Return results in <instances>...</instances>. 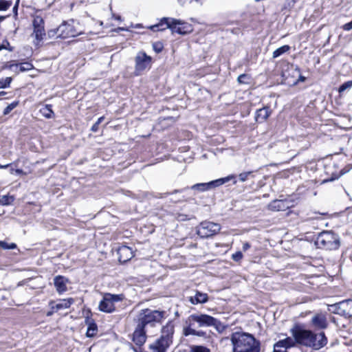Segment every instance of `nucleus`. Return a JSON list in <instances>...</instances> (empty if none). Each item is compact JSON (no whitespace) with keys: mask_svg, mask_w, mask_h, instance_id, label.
I'll use <instances>...</instances> for the list:
<instances>
[{"mask_svg":"<svg viewBox=\"0 0 352 352\" xmlns=\"http://www.w3.org/2000/svg\"><path fill=\"white\" fill-rule=\"evenodd\" d=\"M290 333L297 341V344L311 347L316 350L322 348L327 343V338L324 332L316 334L310 330L302 329L299 325H295L291 329Z\"/></svg>","mask_w":352,"mask_h":352,"instance_id":"nucleus-1","label":"nucleus"},{"mask_svg":"<svg viewBox=\"0 0 352 352\" xmlns=\"http://www.w3.org/2000/svg\"><path fill=\"white\" fill-rule=\"evenodd\" d=\"M230 340L233 352H259L260 342L248 333L234 332Z\"/></svg>","mask_w":352,"mask_h":352,"instance_id":"nucleus-2","label":"nucleus"},{"mask_svg":"<svg viewBox=\"0 0 352 352\" xmlns=\"http://www.w3.org/2000/svg\"><path fill=\"white\" fill-rule=\"evenodd\" d=\"M166 317V311L152 310L150 309H142L138 316V322L142 326L147 324L154 326L155 323H160Z\"/></svg>","mask_w":352,"mask_h":352,"instance_id":"nucleus-3","label":"nucleus"},{"mask_svg":"<svg viewBox=\"0 0 352 352\" xmlns=\"http://www.w3.org/2000/svg\"><path fill=\"white\" fill-rule=\"evenodd\" d=\"M318 248L325 250H337L340 247V239L337 234L331 231L320 232L315 241Z\"/></svg>","mask_w":352,"mask_h":352,"instance_id":"nucleus-4","label":"nucleus"},{"mask_svg":"<svg viewBox=\"0 0 352 352\" xmlns=\"http://www.w3.org/2000/svg\"><path fill=\"white\" fill-rule=\"evenodd\" d=\"M79 32L74 26V21L71 22L64 21L57 28L50 30L47 34L50 38H67L77 36Z\"/></svg>","mask_w":352,"mask_h":352,"instance_id":"nucleus-5","label":"nucleus"},{"mask_svg":"<svg viewBox=\"0 0 352 352\" xmlns=\"http://www.w3.org/2000/svg\"><path fill=\"white\" fill-rule=\"evenodd\" d=\"M221 226L211 221H203L197 227V234L201 238H208L217 234L221 230Z\"/></svg>","mask_w":352,"mask_h":352,"instance_id":"nucleus-6","label":"nucleus"},{"mask_svg":"<svg viewBox=\"0 0 352 352\" xmlns=\"http://www.w3.org/2000/svg\"><path fill=\"white\" fill-rule=\"evenodd\" d=\"M123 298V294H105L100 302L99 309L103 312L111 313L115 310L114 302L121 301Z\"/></svg>","mask_w":352,"mask_h":352,"instance_id":"nucleus-7","label":"nucleus"},{"mask_svg":"<svg viewBox=\"0 0 352 352\" xmlns=\"http://www.w3.org/2000/svg\"><path fill=\"white\" fill-rule=\"evenodd\" d=\"M179 23L180 20L170 17H164L161 19L159 23L151 25L149 28L154 32L162 31L169 28L171 30L173 33H177V29H179Z\"/></svg>","mask_w":352,"mask_h":352,"instance_id":"nucleus-8","label":"nucleus"},{"mask_svg":"<svg viewBox=\"0 0 352 352\" xmlns=\"http://www.w3.org/2000/svg\"><path fill=\"white\" fill-rule=\"evenodd\" d=\"M188 321L197 323L199 327H217L220 324L217 319L207 314H192L188 317Z\"/></svg>","mask_w":352,"mask_h":352,"instance_id":"nucleus-9","label":"nucleus"},{"mask_svg":"<svg viewBox=\"0 0 352 352\" xmlns=\"http://www.w3.org/2000/svg\"><path fill=\"white\" fill-rule=\"evenodd\" d=\"M145 327L138 322L137 327L133 332V341L138 346H142L146 340Z\"/></svg>","mask_w":352,"mask_h":352,"instance_id":"nucleus-10","label":"nucleus"},{"mask_svg":"<svg viewBox=\"0 0 352 352\" xmlns=\"http://www.w3.org/2000/svg\"><path fill=\"white\" fill-rule=\"evenodd\" d=\"M292 206L290 201L287 199H276L268 204V209L272 211H285Z\"/></svg>","mask_w":352,"mask_h":352,"instance_id":"nucleus-11","label":"nucleus"},{"mask_svg":"<svg viewBox=\"0 0 352 352\" xmlns=\"http://www.w3.org/2000/svg\"><path fill=\"white\" fill-rule=\"evenodd\" d=\"M170 344L168 338L166 340L163 338H160L149 345V349L152 352H166Z\"/></svg>","mask_w":352,"mask_h":352,"instance_id":"nucleus-12","label":"nucleus"},{"mask_svg":"<svg viewBox=\"0 0 352 352\" xmlns=\"http://www.w3.org/2000/svg\"><path fill=\"white\" fill-rule=\"evenodd\" d=\"M151 58L144 52H140L135 57V68L138 71H142L150 65Z\"/></svg>","mask_w":352,"mask_h":352,"instance_id":"nucleus-13","label":"nucleus"},{"mask_svg":"<svg viewBox=\"0 0 352 352\" xmlns=\"http://www.w3.org/2000/svg\"><path fill=\"white\" fill-rule=\"evenodd\" d=\"M69 282V279L63 276L58 275L54 277V285L59 294H61L67 290V285Z\"/></svg>","mask_w":352,"mask_h":352,"instance_id":"nucleus-14","label":"nucleus"},{"mask_svg":"<svg viewBox=\"0 0 352 352\" xmlns=\"http://www.w3.org/2000/svg\"><path fill=\"white\" fill-rule=\"evenodd\" d=\"M311 323L317 329H324L328 326V322L324 315L317 314L311 318Z\"/></svg>","mask_w":352,"mask_h":352,"instance_id":"nucleus-15","label":"nucleus"},{"mask_svg":"<svg viewBox=\"0 0 352 352\" xmlns=\"http://www.w3.org/2000/svg\"><path fill=\"white\" fill-rule=\"evenodd\" d=\"M118 254L119 256V261L121 263H125L133 256L131 248L126 245L121 246L118 248Z\"/></svg>","mask_w":352,"mask_h":352,"instance_id":"nucleus-16","label":"nucleus"},{"mask_svg":"<svg viewBox=\"0 0 352 352\" xmlns=\"http://www.w3.org/2000/svg\"><path fill=\"white\" fill-rule=\"evenodd\" d=\"M272 114V110L267 106L258 109L256 111V121L260 123L265 122Z\"/></svg>","mask_w":352,"mask_h":352,"instance_id":"nucleus-17","label":"nucleus"},{"mask_svg":"<svg viewBox=\"0 0 352 352\" xmlns=\"http://www.w3.org/2000/svg\"><path fill=\"white\" fill-rule=\"evenodd\" d=\"M208 300V296L206 293H202L196 291L194 296L189 297V302L192 305H197L199 303H205Z\"/></svg>","mask_w":352,"mask_h":352,"instance_id":"nucleus-18","label":"nucleus"},{"mask_svg":"<svg viewBox=\"0 0 352 352\" xmlns=\"http://www.w3.org/2000/svg\"><path fill=\"white\" fill-rule=\"evenodd\" d=\"M188 326L186 327L183 329V334L185 336L190 335L197 336L199 337H204L206 336V333L203 331H197L194 329L195 322L188 321Z\"/></svg>","mask_w":352,"mask_h":352,"instance_id":"nucleus-19","label":"nucleus"},{"mask_svg":"<svg viewBox=\"0 0 352 352\" xmlns=\"http://www.w3.org/2000/svg\"><path fill=\"white\" fill-rule=\"evenodd\" d=\"M174 332V325L172 322H168L165 326L162 327V336L160 338L164 339H168L170 343H172V338Z\"/></svg>","mask_w":352,"mask_h":352,"instance_id":"nucleus-20","label":"nucleus"},{"mask_svg":"<svg viewBox=\"0 0 352 352\" xmlns=\"http://www.w3.org/2000/svg\"><path fill=\"white\" fill-rule=\"evenodd\" d=\"M232 179H234V176L229 175V176L223 177V178H220V179L208 182V186H209L210 189L214 188L216 187L221 186L223 184L230 181Z\"/></svg>","mask_w":352,"mask_h":352,"instance_id":"nucleus-21","label":"nucleus"},{"mask_svg":"<svg viewBox=\"0 0 352 352\" xmlns=\"http://www.w3.org/2000/svg\"><path fill=\"white\" fill-rule=\"evenodd\" d=\"M74 302V299L72 298H69L67 299H62V300H60L59 302L56 303L55 305V306H53L52 307V309H56V310H60L62 309H67Z\"/></svg>","mask_w":352,"mask_h":352,"instance_id":"nucleus-22","label":"nucleus"},{"mask_svg":"<svg viewBox=\"0 0 352 352\" xmlns=\"http://www.w3.org/2000/svg\"><path fill=\"white\" fill-rule=\"evenodd\" d=\"M86 323L89 325L86 336L87 337L92 338L96 334L98 331L97 325L95 322H94L92 320L91 321L89 318L86 319Z\"/></svg>","mask_w":352,"mask_h":352,"instance_id":"nucleus-23","label":"nucleus"},{"mask_svg":"<svg viewBox=\"0 0 352 352\" xmlns=\"http://www.w3.org/2000/svg\"><path fill=\"white\" fill-rule=\"evenodd\" d=\"M179 25H180L179 26V29H177V33L179 34H182V35L187 34L188 33H190L192 31L191 25H190L189 23L185 22V21L180 20Z\"/></svg>","mask_w":352,"mask_h":352,"instance_id":"nucleus-24","label":"nucleus"},{"mask_svg":"<svg viewBox=\"0 0 352 352\" xmlns=\"http://www.w3.org/2000/svg\"><path fill=\"white\" fill-rule=\"evenodd\" d=\"M278 342V346H284L287 349L295 346L296 344H297V341H296V339L294 337H287L285 339L279 340Z\"/></svg>","mask_w":352,"mask_h":352,"instance_id":"nucleus-25","label":"nucleus"},{"mask_svg":"<svg viewBox=\"0 0 352 352\" xmlns=\"http://www.w3.org/2000/svg\"><path fill=\"white\" fill-rule=\"evenodd\" d=\"M343 311L346 313L345 318L352 317V300L341 301Z\"/></svg>","mask_w":352,"mask_h":352,"instance_id":"nucleus-26","label":"nucleus"},{"mask_svg":"<svg viewBox=\"0 0 352 352\" xmlns=\"http://www.w3.org/2000/svg\"><path fill=\"white\" fill-rule=\"evenodd\" d=\"M33 34L36 40V45H38L39 43L43 40V36H45V31L43 27L34 28Z\"/></svg>","mask_w":352,"mask_h":352,"instance_id":"nucleus-27","label":"nucleus"},{"mask_svg":"<svg viewBox=\"0 0 352 352\" xmlns=\"http://www.w3.org/2000/svg\"><path fill=\"white\" fill-rule=\"evenodd\" d=\"M41 114L46 118H52L54 116V112L52 109L51 104H46L40 110Z\"/></svg>","mask_w":352,"mask_h":352,"instance_id":"nucleus-28","label":"nucleus"},{"mask_svg":"<svg viewBox=\"0 0 352 352\" xmlns=\"http://www.w3.org/2000/svg\"><path fill=\"white\" fill-rule=\"evenodd\" d=\"M289 50H290V47L287 45H285L276 49L273 52L272 57H273V58H276L280 56V55L283 54L284 53L289 52Z\"/></svg>","mask_w":352,"mask_h":352,"instance_id":"nucleus-29","label":"nucleus"},{"mask_svg":"<svg viewBox=\"0 0 352 352\" xmlns=\"http://www.w3.org/2000/svg\"><path fill=\"white\" fill-rule=\"evenodd\" d=\"M14 197L10 195H3L0 197V204L3 206H8L13 203Z\"/></svg>","mask_w":352,"mask_h":352,"instance_id":"nucleus-30","label":"nucleus"},{"mask_svg":"<svg viewBox=\"0 0 352 352\" xmlns=\"http://www.w3.org/2000/svg\"><path fill=\"white\" fill-rule=\"evenodd\" d=\"M190 188L201 192H204L210 189L209 186H208V182L196 184L192 186Z\"/></svg>","mask_w":352,"mask_h":352,"instance_id":"nucleus-31","label":"nucleus"},{"mask_svg":"<svg viewBox=\"0 0 352 352\" xmlns=\"http://www.w3.org/2000/svg\"><path fill=\"white\" fill-rule=\"evenodd\" d=\"M34 28H41L44 26V21L42 17L36 16L34 17L32 23Z\"/></svg>","mask_w":352,"mask_h":352,"instance_id":"nucleus-32","label":"nucleus"},{"mask_svg":"<svg viewBox=\"0 0 352 352\" xmlns=\"http://www.w3.org/2000/svg\"><path fill=\"white\" fill-rule=\"evenodd\" d=\"M0 247L4 250H12L16 248V244L14 243H8L6 241H0Z\"/></svg>","mask_w":352,"mask_h":352,"instance_id":"nucleus-33","label":"nucleus"},{"mask_svg":"<svg viewBox=\"0 0 352 352\" xmlns=\"http://www.w3.org/2000/svg\"><path fill=\"white\" fill-rule=\"evenodd\" d=\"M19 104L18 101H14L8 105L3 110V115H8L9 114L12 110H13L15 107H16Z\"/></svg>","mask_w":352,"mask_h":352,"instance_id":"nucleus-34","label":"nucleus"},{"mask_svg":"<svg viewBox=\"0 0 352 352\" xmlns=\"http://www.w3.org/2000/svg\"><path fill=\"white\" fill-rule=\"evenodd\" d=\"M34 68V66L32 63L25 62L23 63L20 65L19 67V71L20 72H25V71H30Z\"/></svg>","mask_w":352,"mask_h":352,"instance_id":"nucleus-35","label":"nucleus"},{"mask_svg":"<svg viewBox=\"0 0 352 352\" xmlns=\"http://www.w3.org/2000/svg\"><path fill=\"white\" fill-rule=\"evenodd\" d=\"M12 82V78L6 77L0 80V89H4L10 86Z\"/></svg>","mask_w":352,"mask_h":352,"instance_id":"nucleus-36","label":"nucleus"},{"mask_svg":"<svg viewBox=\"0 0 352 352\" xmlns=\"http://www.w3.org/2000/svg\"><path fill=\"white\" fill-rule=\"evenodd\" d=\"M190 352H210V350L203 346H192Z\"/></svg>","mask_w":352,"mask_h":352,"instance_id":"nucleus-37","label":"nucleus"},{"mask_svg":"<svg viewBox=\"0 0 352 352\" xmlns=\"http://www.w3.org/2000/svg\"><path fill=\"white\" fill-rule=\"evenodd\" d=\"M352 87V80H349L345 82H344L342 85H341L338 89V91L340 93H342L346 89H351Z\"/></svg>","mask_w":352,"mask_h":352,"instance_id":"nucleus-38","label":"nucleus"},{"mask_svg":"<svg viewBox=\"0 0 352 352\" xmlns=\"http://www.w3.org/2000/svg\"><path fill=\"white\" fill-rule=\"evenodd\" d=\"M11 5L10 1L0 0V11L7 10Z\"/></svg>","mask_w":352,"mask_h":352,"instance_id":"nucleus-39","label":"nucleus"},{"mask_svg":"<svg viewBox=\"0 0 352 352\" xmlns=\"http://www.w3.org/2000/svg\"><path fill=\"white\" fill-rule=\"evenodd\" d=\"M163 44L161 42H155L153 43V49L157 53L161 52L163 50Z\"/></svg>","mask_w":352,"mask_h":352,"instance_id":"nucleus-40","label":"nucleus"},{"mask_svg":"<svg viewBox=\"0 0 352 352\" xmlns=\"http://www.w3.org/2000/svg\"><path fill=\"white\" fill-rule=\"evenodd\" d=\"M279 342H277L274 345V352H287V349L284 346H278Z\"/></svg>","mask_w":352,"mask_h":352,"instance_id":"nucleus-41","label":"nucleus"},{"mask_svg":"<svg viewBox=\"0 0 352 352\" xmlns=\"http://www.w3.org/2000/svg\"><path fill=\"white\" fill-rule=\"evenodd\" d=\"M252 172H244L239 174V177L241 182H245L248 179V177L252 174Z\"/></svg>","mask_w":352,"mask_h":352,"instance_id":"nucleus-42","label":"nucleus"},{"mask_svg":"<svg viewBox=\"0 0 352 352\" xmlns=\"http://www.w3.org/2000/svg\"><path fill=\"white\" fill-rule=\"evenodd\" d=\"M337 314L342 316H344V315H346V313L343 311V307H342L341 302L338 303Z\"/></svg>","mask_w":352,"mask_h":352,"instance_id":"nucleus-43","label":"nucleus"},{"mask_svg":"<svg viewBox=\"0 0 352 352\" xmlns=\"http://www.w3.org/2000/svg\"><path fill=\"white\" fill-rule=\"evenodd\" d=\"M232 258L234 261H239L243 258V254L241 252H236L232 254Z\"/></svg>","mask_w":352,"mask_h":352,"instance_id":"nucleus-44","label":"nucleus"},{"mask_svg":"<svg viewBox=\"0 0 352 352\" xmlns=\"http://www.w3.org/2000/svg\"><path fill=\"white\" fill-rule=\"evenodd\" d=\"M248 78V76L246 74H241L238 78L237 80L239 83H245V80Z\"/></svg>","mask_w":352,"mask_h":352,"instance_id":"nucleus-45","label":"nucleus"},{"mask_svg":"<svg viewBox=\"0 0 352 352\" xmlns=\"http://www.w3.org/2000/svg\"><path fill=\"white\" fill-rule=\"evenodd\" d=\"M343 29L346 31H349L352 30V21L349 23H347L343 25Z\"/></svg>","mask_w":352,"mask_h":352,"instance_id":"nucleus-46","label":"nucleus"},{"mask_svg":"<svg viewBox=\"0 0 352 352\" xmlns=\"http://www.w3.org/2000/svg\"><path fill=\"white\" fill-rule=\"evenodd\" d=\"M337 306L338 303L331 305L329 308V311H331L332 313L337 314Z\"/></svg>","mask_w":352,"mask_h":352,"instance_id":"nucleus-47","label":"nucleus"},{"mask_svg":"<svg viewBox=\"0 0 352 352\" xmlns=\"http://www.w3.org/2000/svg\"><path fill=\"white\" fill-rule=\"evenodd\" d=\"M250 248V245L249 243L248 242H245L243 244V250L244 251H246L247 250H248L249 248Z\"/></svg>","mask_w":352,"mask_h":352,"instance_id":"nucleus-48","label":"nucleus"},{"mask_svg":"<svg viewBox=\"0 0 352 352\" xmlns=\"http://www.w3.org/2000/svg\"><path fill=\"white\" fill-rule=\"evenodd\" d=\"M98 126H99V124H97V123L96 122V123L92 126V127H91V131H92L93 132H96V131H98Z\"/></svg>","mask_w":352,"mask_h":352,"instance_id":"nucleus-49","label":"nucleus"},{"mask_svg":"<svg viewBox=\"0 0 352 352\" xmlns=\"http://www.w3.org/2000/svg\"><path fill=\"white\" fill-rule=\"evenodd\" d=\"M104 118L103 117H100L98 119L96 123L100 124L101 123V122L103 120Z\"/></svg>","mask_w":352,"mask_h":352,"instance_id":"nucleus-50","label":"nucleus"},{"mask_svg":"<svg viewBox=\"0 0 352 352\" xmlns=\"http://www.w3.org/2000/svg\"><path fill=\"white\" fill-rule=\"evenodd\" d=\"M113 17H114L116 19L119 20V21H120V20H121V17H120V16H116L115 14H113Z\"/></svg>","mask_w":352,"mask_h":352,"instance_id":"nucleus-51","label":"nucleus"},{"mask_svg":"<svg viewBox=\"0 0 352 352\" xmlns=\"http://www.w3.org/2000/svg\"><path fill=\"white\" fill-rule=\"evenodd\" d=\"M6 48H7L6 46L4 44L0 45V51L2 50L3 49H6Z\"/></svg>","mask_w":352,"mask_h":352,"instance_id":"nucleus-52","label":"nucleus"},{"mask_svg":"<svg viewBox=\"0 0 352 352\" xmlns=\"http://www.w3.org/2000/svg\"><path fill=\"white\" fill-rule=\"evenodd\" d=\"M9 164H6V165H0V168H6L7 167H8Z\"/></svg>","mask_w":352,"mask_h":352,"instance_id":"nucleus-53","label":"nucleus"},{"mask_svg":"<svg viewBox=\"0 0 352 352\" xmlns=\"http://www.w3.org/2000/svg\"><path fill=\"white\" fill-rule=\"evenodd\" d=\"M6 94V92H5V91H1L0 92V96H4Z\"/></svg>","mask_w":352,"mask_h":352,"instance_id":"nucleus-54","label":"nucleus"},{"mask_svg":"<svg viewBox=\"0 0 352 352\" xmlns=\"http://www.w3.org/2000/svg\"><path fill=\"white\" fill-rule=\"evenodd\" d=\"M142 27V25L141 24H136L135 28H141Z\"/></svg>","mask_w":352,"mask_h":352,"instance_id":"nucleus-55","label":"nucleus"},{"mask_svg":"<svg viewBox=\"0 0 352 352\" xmlns=\"http://www.w3.org/2000/svg\"><path fill=\"white\" fill-rule=\"evenodd\" d=\"M300 80L301 81H304V80H305V77H303V76H300Z\"/></svg>","mask_w":352,"mask_h":352,"instance_id":"nucleus-56","label":"nucleus"},{"mask_svg":"<svg viewBox=\"0 0 352 352\" xmlns=\"http://www.w3.org/2000/svg\"><path fill=\"white\" fill-rule=\"evenodd\" d=\"M5 19L4 16H0V22H1L2 21H3Z\"/></svg>","mask_w":352,"mask_h":352,"instance_id":"nucleus-57","label":"nucleus"},{"mask_svg":"<svg viewBox=\"0 0 352 352\" xmlns=\"http://www.w3.org/2000/svg\"><path fill=\"white\" fill-rule=\"evenodd\" d=\"M182 190H175L173 192H182Z\"/></svg>","mask_w":352,"mask_h":352,"instance_id":"nucleus-58","label":"nucleus"},{"mask_svg":"<svg viewBox=\"0 0 352 352\" xmlns=\"http://www.w3.org/2000/svg\"><path fill=\"white\" fill-rule=\"evenodd\" d=\"M296 0H291V2L294 4L296 3Z\"/></svg>","mask_w":352,"mask_h":352,"instance_id":"nucleus-59","label":"nucleus"},{"mask_svg":"<svg viewBox=\"0 0 352 352\" xmlns=\"http://www.w3.org/2000/svg\"><path fill=\"white\" fill-rule=\"evenodd\" d=\"M120 30H126V29H124L123 28H120Z\"/></svg>","mask_w":352,"mask_h":352,"instance_id":"nucleus-60","label":"nucleus"},{"mask_svg":"<svg viewBox=\"0 0 352 352\" xmlns=\"http://www.w3.org/2000/svg\"><path fill=\"white\" fill-rule=\"evenodd\" d=\"M51 314H52V312H49V313L47 314V316H50Z\"/></svg>","mask_w":352,"mask_h":352,"instance_id":"nucleus-61","label":"nucleus"},{"mask_svg":"<svg viewBox=\"0 0 352 352\" xmlns=\"http://www.w3.org/2000/svg\"><path fill=\"white\" fill-rule=\"evenodd\" d=\"M135 352H138L136 349H135Z\"/></svg>","mask_w":352,"mask_h":352,"instance_id":"nucleus-62","label":"nucleus"}]
</instances>
